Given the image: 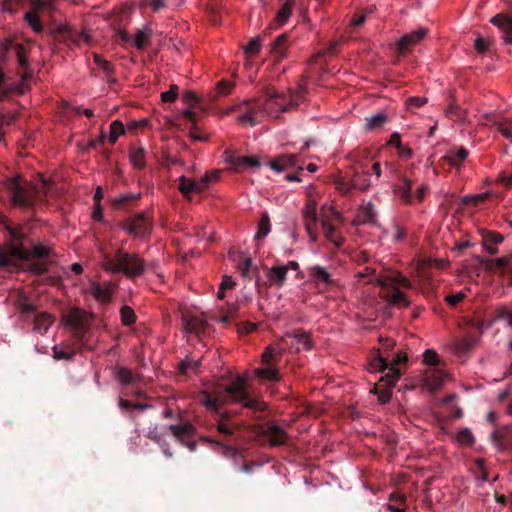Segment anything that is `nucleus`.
I'll use <instances>...</instances> for the list:
<instances>
[{
  "label": "nucleus",
  "mask_w": 512,
  "mask_h": 512,
  "mask_svg": "<svg viewBox=\"0 0 512 512\" xmlns=\"http://www.w3.org/2000/svg\"><path fill=\"white\" fill-rule=\"evenodd\" d=\"M270 230H271V225H270L269 216L267 213H264V214H262V216L259 220L258 231L255 234V239H261V238L266 237L270 233Z\"/></svg>",
  "instance_id": "nucleus-35"
},
{
  "label": "nucleus",
  "mask_w": 512,
  "mask_h": 512,
  "mask_svg": "<svg viewBox=\"0 0 512 512\" xmlns=\"http://www.w3.org/2000/svg\"><path fill=\"white\" fill-rule=\"evenodd\" d=\"M368 282H375L383 289L391 288V292L385 295L389 304L399 307H406L409 305L406 294L400 291V287L409 289L411 288V283L400 273L376 277L374 280H368Z\"/></svg>",
  "instance_id": "nucleus-5"
},
{
  "label": "nucleus",
  "mask_w": 512,
  "mask_h": 512,
  "mask_svg": "<svg viewBox=\"0 0 512 512\" xmlns=\"http://www.w3.org/2000/svg\"><path fill=\"white\" fill-rule=\"evenodd\" d=\"M115 378L118 382H120L122 385H129V384H135L139 381H141V378L139 375L134 374L130 369L119 366L115 368Z\"/></svg>",
  "instance_id": "nucleus-26"
},
{
  "label": "nucleus",
  "mask_w": 512,
  "mask_h": 512,
  "mask_svg": "<svg viewBox=\"0 0 512 512\" xmlns=\"http://www.w3.org/2000/svg\"><path fill=\"white\" fill-rule=\"evenodd\" d=\"M428 103L427 97L414 96L406 100V109L409 112L415 113V110Z\"/></svg>",
  "instance_id": "nucleus-42"
},
{
  "label": "nucleus",
  "mask_w": 512,
  "mask_h": 512,
  "mask_svg": "<svg viewBox=\"0 0 512 512\" xmlns=\"http://www.w3.org/2000/svg\"><path fill=\"white\" fill-rule=\"evenodd\" d=\"M102 267L108 272L123 273L129 278H135L143 274L146 265L137 254L118 250L113 258H104Z\"/></svg>",
  "instance_id": "nucleus-4"
},
{
  "label": "nucleus",
  "mask_w": 512,
  "mask_h": 512,
  "mask_svg": "<svg viewBox=\"0 0 512 512\" xmlns=\"http://www.w3.org/2000/svg\"><path fill=\"white\" fill-rule=\"evenodd\" d=\"M262 43L260 37H253L245 46L244 51L246 54H258L261 50Z\"/></svg>",
  "instance_id": "nucleus-45"
},
{
  "label": "nucleus",
  "mask_w": 512,
  "mask_h": 512,
  "mask_svg": "<svg viewBox=\"0 0 512 512\" xmlns=\"http://www.w3.org/2000/svg\"><path fill=\"white\" fill-rule=\"evenodd\" d=\"M53 319L47 313H42L36 316L34 323V331L39 334H45L49 327L52 325Z\"/></svg>",
  "instance_id": "nucleus-33"
},
{
  "label": "nucleus",
  "mask_w": 512,
  "mask_h": 512,
  "mask_svg": "<svg viewBox=\"0 0 512 512\" xmlns=\"http://www.w3.org/2000/svg\"><path fill=\"white\" fill-rule=\"evenodd\" d=\"M505 319L507 321V325L512 328V309L502 306L497 309L495 320Z\"/></svg>",
  "instance_id": "nucleus-44"
},
{
  "label": "nucleus",
  "mask_w": 512,
  "mask_h": 512,
  "mask_svg": "<svg viewBox=\"0 0 512 512\" xmlns=\"http://www.w3.org/2000/svg\"><path fill=\"white\" fill-rule=\"evenodd\" d=\"M125 133L124 126L121 121L114 120L110 125V131L108 140L111 144H114L119 136L123 135Z\"/></svg>",
  "instance_id": "nucleus-38"
},
{
  "label": "nucleus",
  "mask_w": 512,
  "mask_h": 512,
  "mask_svg": "<svg viewBox=\"0 0 512 512\" xmlns=\"http://www.w3.org/2000/svg\"><path fill=\"white\" fill-rule=\"evenodd\" d=\"M197 97L192 91H186L183 95V102L189 105L190 107H193L197 103Z\"/></svg>",
  "instance_id": "nucleus-60"
},
{
  "label": "nucleus",
  "mask_w": 512,
  "mask_h": 512,
  "mask_svg": "<svg viewBox=\"0 0 512 512\" xmlns=\"http://www.w3.org/2000/svg\"><path fill=\"white\" fill-rule=\"evenodd\" d=\"M127 232L138 237H144L151 231V224L144 214L136 215L132 224L126 228Z\"/></svg>",
  "instance_id": "nucleus-21"
},
{
  "label": "nucleus",
  "mask_w": 512,
  "mask_h": 512,
  "mask_svg": "<svg viewBox=\"0 0 512 512\" xmlns=\"http://www.w3.org/2000/svg\"><path fill=\"white\" fill-rule=\"evenodd\" d=\"M50 250L48 247L38 244L31 250H25L16 244H9L0 247V269L12 268L18 261H33L29 270L35 274H42L47 270L46 263L41 258L48 256Z\"/></svg>",
  "instance_id": "nucleus-2"
},
{
  "label": "nucleus",
  "mask_w": 512,
  "mask_h": 512,
  "mask_svg": "<svg viewBox=\"0 0 512 512\" xmlns=\"http://www.w3.org/2000/svg\"><path fill=\"white\" fill-rule=\"evenodd\" d=\"M5 189L10 195L13 205L20 208H29L34 204V195L46 194L49 189V181L41 178L39 183L32 186L30 189L24 187L18 178L6 179L3 183Z\"/></svg>",
  "instance_id": "nucleus-3"
},
{
  "label": "nucleus",
  "mask_w": 512,
  "mask_h": 512,
  "mask_svg": "<svg viewBox=\"0 0 512 512\" xmlns=\"http://www.w3.org/2000/svg\"><path fill=\"white\" fill-rule=\"evenodd\" d=\"M455 440L460 445L468 446L474 442V436L470 429L462 428L457 432Z\"/></svg>",
  "instance_id": "nucleus-41"
},
{
  "label": "nucleus",
  "mask_w": 512,
  "mask_h": 512,
  "mask_svg": "<svg viewBox=\"0 0 512 512\" xmlns=\"http://www.w3.org/2000/svg\"><path fill=\"white\" fill-rule=\"evenodd\" d=\"M447 378L448 375L441 369L430 367L423 371L421 381L426 389L433 392L438 390Z\"/></svg>",
  "instance_id": "nucleus-12"
},
{
  "label": "nucleus",
  "mask_w": 512,
  "mask_h": 512,
  "mask_svg": "<svg viewBox=\"0 0 512 512\" xmlns=\"http://www.w3.org/2000/svg\"><path fill=\"white\" fill-rule=\"evenodd\" d=\"M32 5L34 7V11H29L25 14V20L28 22V24L32 27V29L36 32H41L42 31V24L39 20V15L38 13L40 11H48V12H51L52 10H49V9H39L37 7H35L34 5V0H32Z\"/></svg>",
  "instance_id": "nucleus-31"
},
{
  "label": "nucleus",
  "mask_w": 512,
  "mask_h": 512,
  "mask_svg": "<svg viewBox=\"0 0 512 512\" xmlns=\"http://www.w3.org/2000/svg\"><path fill=\"white\" fill-rule=\"evenodd\" d=\"M178 189L183 195L189 196L192 192H196V181L181 176L179 177Z\"/></svg>",
  "instance_id": "nucleus-37"
},
{
  "label": "nucleus",
  "mask_w": 512,
  "mask_h": 512,
  "mask_svg": "<svg viewBox=\"0 0 512 512\" xmlns=\"http://www.w3.org/2000/svg\"><path fill=\"white\" fill-rule=\"evenodd\" d=\"M401 184L392 185L393 193L396 197L401 199L405 203H411L412 201V182L405 176L399 175Z\"/></svg>",
  "instance_id": "nucleus-22"
},
{
  "label": "nucleus",
  "mask_w": 512,
  "mask_h": 512,
  "mask_svg": "<svg viewBox=\"0 0 512 512\" xmlns=\"http://www.w3.org/2000/svg\"><path fill=\"white\" fill-rule=\"evenodd\" d=\"M121 320L125 325H131L135 322V313L133 309L129 306H124L121 308Z\"/></svg>",
  "instance_id": "nucleus-48"
},
{
  "label": "nucleus",
  "mask_w": 512,
  "mask_h": 512,
  "mask_svg": "<svg viewBox=\"0 0 512 512\" xmlns=\"http://www.w3.org/2000/svg\"><path fill=\"white\" fill-rule=\"evenodd\" d=\"M130 161L135 168L141 169L145 165V150L142 146H132L130 148Z\"/></svg>",
  "instance_id": "nucleus-32"
},
{
  "label": "nucleus",
  "mask_w": 512,
  "mask_h": 512,
  "mask_svg": "<svg viewBox=\"0 0 512 512\" xmlns=\"http://www.w3.org/2000/svg\"><path fill=\"white\" fill-rule=\"evenodd\" d=\"M359 219L365 224H375L377 221V213L371 202L363 204L359 211Z\"/></svg>",
  "instance_id": "nucleus-29"
},
{
  "label": "nucleus",
  "mask_w": 512,
  "mask_h": 512,
  "mask_svg": "<svg viewBox=\"0 0 512 512\" xmlns=\"http://www.w3.org/2000/svg\"><path fill=\"white\" fill-rule=\"evenodd\" d=\"M74 4L80 3L82 0H70ZM35 7L39 9L56 10V0H34Z\"/></svg>",
  "instance_id": "nucleus-47"
},
{
  "label": "nucleus",
  "mask_w": 512,
  "mask_h": 512,
  "mask_svg": "<svg viewBox=\"0 0 512 512\" xmlns=\"http://www.w3.org/2000/svg\"><path fill=\"white\" fill-rule=\"evenodd\" d=\"M94 61L95 63L101 67V69L107 74V75H110L112 72H113V66L110 62H108L107 60H104L101 58L100 55L98 54H95L94 55Z\"/></svg>",
  "instance_id": "nucleus-51"
},
{
  "label": "nucleus",
  "mask_w": 512,
  "mask_h": 512,
  "mask_svg": "<svg viewBox=\"0 0 512 512\" xmlns=\"http://www.w3.org/2000/svg\"><path fill=\"white\" fill-rule=\"evenodd\" d=\"M223 158L226 163L231 164L235 169L241 166L242 156H237L233 152L225 151Z\"/></svg>",
  "instance_id": "nucleus-49"
},
{
  "label": "nucleus",
  "mask_w": 512,
  "mask_h": 512,
  "mask_svg": "<svg viewBox=\"0 0 512 512\" xmlns=\"http://www.w3.org/2000/svg\"><path fill=\"white\" fill-rule=\"evenodd\" d=\"M152 30L149 25H144L133 35V44L137 49H145L151 42Z\"/></svg>",
  "instance_id": "nucleus-25"
},
{
  "label": "nucleus",
  "mask_w": 512,
  "mask_h": 512,
  "mask_svg": "<svg viewBox=\"0 0 512 512\" xmlns=\"http://www.w3.org/2000/svg\"><path fill=\"white\" fill-rule=\"evenodd\" d=\"M465 294L463 292H457L451 295H448L445 300L451 305L456 306L459 302L463 300Z\"/></svg>",
  "instance_id": "nucleus-55"
},
{
  "label": "nucleus",
  "mask_w": 512,
  "mask_h": 512,
  "mask_svg": "<svg viewBox=\"0 0 512 512\" xmlns=\"http://www.w3.org/2000/svg\"><path fill=\"white\" fill-rule=\"evenodd\" d=\"M490 22L503 32V40L506 44H512V17L505 14L493 16Z\"/></svg>",
  "instance_id": "nucleus-20"
},
{
  "label": "nucleus",
  "mask_w": 512,
  "mask_h": 512,
  "mask_svg": "<svg viewBox=\"0 0 512 512\" xmlns=\"http://www.w3.org/2000/svg\"><path fill=\"white\" fill-rule=\"evenodd\" d=\"M495 317L488 321L487 325L483 321L480 320H473L471 322V326L477 330L479 333H483L486 329L490 328L494 322H496Z\"/></svg>",
  "instance_id": "nucleus-53"
},
{
  "label": "nucleus",
  "mask_w": 512,
  "mask_h": 512,
  "mask_svg": "<svg viewBox=\"0 0 512 512\" xmlns=\"http://www.w3.org/2000/svg\"><path fill=\"white\" fill-rule=\"evenodd\" d=\"M388 145L394 146L397 149H401L402 143H401V139H400V134L398 132H394L390 136V139L388 140Z\"/></svg>",
  "instance_id": "nucleus-63"
},
{
  "label": "nucleus",
  "mask_w": 512,
  "mask_h": 512,
  "mask_svg": "<svg viewBox=\"0 0 512 512\" xmlns=\"http://www.w3.org/2000/svg\"><path fill=\"white\" fill-rule=\"evenodd\" d=\"M63 323L73 328L78 333L84 332L89 325L88 314L83 309H73L69 314L63 317Z\"/></svg>",
  "instance_id": "nucleus-15"
},
{
  "label": "nucleus",
  "mask_w": 512,
  "mask_h": 512,
  "mask_svg": "<svg viewBox=\"0 0 512 512\" xmlns=\"http://www.w3.org/2000/svg\"><path fill=\"white\" fill-rule=\"evenodd\" d=\"M263 433L272 446L284 444L287 438L286 432L278 425L267 426Z\"/></svg>",
  "instance_id": "nucleus-24"
},
{
  "label": "nucleus",
  "mask_w": 512,
  "mask_h": 512,
  "mask_svg": "<svg viewBox=\"0 0 512 512\" xmlns=\"http://www.w3.org/2000/svg\"><path fill=\"white\" fill-rule=\"evenodd\" d=\"M241 166H249V167H255V168H258L260 167V161L255 158V157H250V156H242L241 158Z\"/></svg>",
  "instance_id": "nucleus-58"
},
{
  "label": "nucleus",
  "mask_w": 512,
  "mask_h": 512,
  "mask_svg": "<svg viewBox=\"0 0 512 512\" xmlns=\"http://www.w3.org/2000/svg\"><path fill=\"white\" fill-rule=\"evenodd\" d=\"M53 356L55 359H71L72 354H68L62 351V348L60 346L55 345L53 348Z\"/></svg>",
  "instance_id": "nucleus-61"
},
{
  "label": "nucleus",
  "mask_w": 512,
  "mask_h": 512,
  "mask_svg": "<svg viewBox=\"0 0 512 512\" xmlns=\"http://www.w3.org/2000/svg\"><path fill=\"white\" fill-rule=\"evenodd\" d=\"M477 260L480 263L485 265L486 270L491 271V270H494L495 268H503V267L509 268L511 255L496 258V259H484V258L478 257Z\"/></svg>",
  "instance_id": "nucleus-30"
},
{
  "label": "nucleus",
  "mask_w": 512,
  "mask_h": 512,
  "mask_svg": "<svg viewBox=\"0 0 512 512\" xmlns=\"http://www.w3.org/2000/svg\"><path fill=\"white\" fill-rule=\"evenodd\" d=\"M199 367V361L197 360H184L181 362L180 364V369L183 373H188V372H197V369Z\"/></svg>",
  "instance_id": "nucleus-50"
},
{
  "label": "nucleus",
  "mask_w": 512,
  "mask_h": 512,
  "mask_svg": "<svg viewBox=\"0 0 512 512\" xmlns=\"http://www.w3.org/2000/svg\"><path fill=\"white\" fill-rule=\"evenodd\" d=\"M423 362L431 366L436 365L438 363V354L432 349H427L424 352Z\"/></svg>",
  "instance_id": "nucleus-52"
},
{
  "label": "nucleus",
  "mask_w": 512,
  "mask_h": 512,
  "mask_svg": "<svg viewBox=\"0 0 512 512\" xmlns=\"http://www.w3.org/2000/svg\"><path fill=\"white\" fill-rule=\"evenodd\" d=\"M428 30L425 27H420L403 35L397 42V51L401 55H405L411 50L412 47L418 45L427 36Z\"/></svg>",
  "instance_id": "nucleus-11"
},
{
  "label": "nucleus",
  "mask_w": 512,
  "mask_h": 512,
  "mask_svg": "<svg viewBox=\"0 0 512 512\" xmlns=\"http://www.w3.org/2000/svg\"><path fill=\"white\" fill-rule=\"evenodd\" d=\"M239 108L245 109L244 113L239 115L237 118L238 122L241 124L253 127L261 123L265 117H268L267 112L265 111V104L263 105L259 102L247 100L241 103Z\"/></svg>",
  "instance_id": "nucleus-6"
},
{
  "label": "nucleus",
  "mask_w": 512,
  "mask_h": 512,
  "mask_svg": "<svg viewBox=\"0 0 512 512\" xmlns=\"http://www.w3.org/2000/svg\"><path fill=\"white\" fill-rule=\"evenodd\" d=\"M287 272L288 271L282 265L272 266L270 268V280L282 285L286 280Z\"/></svg>",
  "instance_id": "nucleus-39"
},
{
  "label": "nucleus",
  "mask_w": 512,
  "mask_h": 512,
  "mask_svg": "<svg viewBox=\"0 0 512 512\" xmlns=\"http://www.w3.org/2000/svg\"><path fill=\"white\" fill-rule=\"evenodd\" d=\"M252 265V259L249 257H244L243 259V265L240 266V273L243 277H248L250 273V268Z\"/></svg>",
  "instance_id": "nucleus-59"
},
{
  "label": "nucleus",
  "mask_w": 512,
  "mask_h": 512,
  "mask_svg": "<svg viewBox=\"0 0 512 512\" xmlns=\"http://www.w3.org/2000/svg\"><path fill=\"white\" fill-rule=\"evenodd\" d=\"M311 340L307 333H287L281 340V347L277 349L279 354L285 349L301 351L311 349Z\"/></svg>",
  "instance_id": "nucleus-10"
},
{
  "label": "nucleus",
  "mask_w": 512,
  "mask_h": 512,
  "mask_svg": "<svg viewBox=\"0 0 512 512\" xmlns=\"http://www.w3.org/2000/svg\"><path fill=\"white\" fill-rule=\"evenodd\" d=\"M211 182V176L205 174L199 181H196V192H202Z\"/></svg>",
  "instance_id": "nucleus-56"
},
{
  "label": "nucleus",
  "mask_w": 512,
  "mask_h": 512,
  "mask_svg": "<svg viewBox=\"0 0 512 512\" xmlns=\"http://www.w3.org/2000/svg\"><path fill=\"white\" fill-rule=\"evenodd\" d=\"M182 319L184 330L187 333L199 334L207 325L204 313L197 308L183 310Z\"/></svg>",
  "instance_id": "nucleus-9"
},
{
  "label": "nucleus",
  "mask_w": 512,
  "mask_h": 512,
  "mask_svg": "<svg viewBox=\"0 0 512 512\" xmlns=\"http://www.w3.org/2000/svg\"><path fill=\"white\" fill-rule=\"evenodd\" d=\"M292 104L293 101H287L285 94H272L265 103V111L268 117L277 118L280 113L288 111Z\"/></svg>",
  "instance_id": "nucleus-13"
},
{
  "label": "nucleus",
  "mask_w": 512,
  "mask_h": 512,
  "mask_svg": "<svg viewBox=\"0 0 512 512\" xmlns=\"http://www.w3.org/2000/svg\"><path fill=\"white\" fill-rule=\"evenodd\" d=\"M279 355L277 348L271 346L267 347L262 354V362L266 366L256 369L254 372L255 376L264 380L278 381L280 379L279 371L270 363V360H276Z\"/></svg>",
  "instance_id": "nucleus-8"
},
{
  "label": "nucleus",
  "mask_w": 512,
  "mask_h": 512,
  "mask_svg": "<svg viewBox=\"0 0 512 512\" xmlns=\"http://www.w3.org/2000/svg\"><path fill=\"white\" fill-rule=\"evenodd\" d=\"M309 273L319 289H324L331 283L330 274L322 266L314 265L310 267Z\"/></svg>",
  "instance_id": "nucleus-23"
},
{
  "label": "nucleus",
  "mask_w": 512,
  "mask_h": 512,
  "mask_svg": "<svg viewBox=\"0 0 512 512\" xmlns=\"http://www.w3.org/2000/svg\"><path fill=\"white\" fill-rule=\"evenodd\" d=\"M205 398L200 402L212 411H217L218 406L230 403H241L244 407L261 411L265 409V403L254 398H250L247 390V379L238 375L235 380L227 385L223 391L217 392L212 397L208 392H204Z\"/></svg>",
  "instance_id": "nucleus-1"
},
{
  "label": "nucleus",
  "mask_w": 512,
  "mask_h": 512,
  "mask_svg": "<svg viewBox=\"0 0 512 512\" xmlns=\"http://www.w3.org/2000/svg\"><path fill=\"white\" fill-rule=\"evenodd\" d=\"M366 175L369 178L368 183H360V180L362 179V176H355L353 180V187L355 189H358L360 191H367L370 187L378 184L381 175H382V169L379 162H375L371 166V171H366Z\"/></svg>",
  "instance_id": "nucleus-18"
},
{
  "label": "nucleus",
  "mask_w": 512,
  "mask_h": 512,
  "mask_svg": "<svg viewBox=\"0 0 512 512\" xmlns=\"http://www.w3.org/2000/svg\"><path fill=\"white\" fill-rule=\"evenodd\" d=\"M177 90H178V87L176 85H174L168 91L163 92L161 94L162 101L174 102L177 98Z\"/></svg>",
  "instance_id": "nucleus-54"
},
{
  "label": "nucleus",
  "mask_w": 512,
  "mask_h": 512,
  "mask_svg": "<svg viewBox=\"0 0 512 512\" xmlns=\"http://www.w3.org/2000/svg\"><path fill=\"white\" fill-rule=\"evenodd\" d=\"M475 48L478 52L484 53L488 49V42L483 38H476Z\"/></svg>",
  "instance_id": "nucleus-64"
},
{
  "label": "nucleus",
  "mask_w": 512,
  "mask_h": 512,
  "mask_svg": "<svg viewBox=\"0 0 512 512\" xmlns=\"http://www.w3.org/2000/svg\"><path fill=\"white\" fill-rule=\"evenodd\" d=\"M137 197H138V195H137V194H134V193H127V194H124V195H121V196H119V197L115 198V199H114V201H113V204H114L115 206H117V205H120V204H122V203H124V202H126V201H129V200L135 199V198H137Z\"/></svg>",
  "instance_id": "nucleus-62"
},
{
  "label": "nucleus",
  "mask_w": 512,
  "mask_h": 512,
  "mask_svg": "<svg viewBox=\"0 0 512 512\" xmlns=\"http://www.w3.org/2000/svg\"><path fill=\"white\" fill-rule=\"evenodd\" d=\"M406 361L407 356L401 352L397 353L392 359L388 357V372L381 377V381L393 387L401 376V372L397 366L404 364Z\"/></svg>",
  "instance_id": "nucleus-14"
},
{
  "label": "nucleus",
  "mask_w": 512,
  "mask_h": 512,
  "mask_svg": "<svg viewBox=\"0 0 512 512\" xmlns=\"http://www.w3.org/2000/svg\"><path fill=\"white\" fill-rule=\"evenodd\" d=\"M481 235L485 243L490 242L494 245L500 244L504 240V237L501 234H498L493 231L483 230L481 231Z\"/></svg>",
  "instance_id": "nucleus-43"
},
{
  "label": "nucleus",
  "mask_w": 512,
  "mask_h": 512,
  "mask_svg": "<svg viewBox=\"0 0 512 512\" xmlns=\"http://www.w3.org/2000/svg\"><path fill=\"white\" fill-rule=\"evenodd\" d=\"M306 230L312 240H316V222H317V204L313 200H309L303 211Z\"/></svg>",
  "instance_id": "nucleus-19"
},
{
  "label": "nucleus",
  "mask_w": 512,
  "mask_h": 512,
  "mask_svg": "<svg viewBox=\"0 0 512 512\" xmlns=\"http://www.w3.org/2000/svg\"><path fill=\"white\" fill-rule=\"evenodd\" d=\"M218 431L225 435V436H231L233 433V428L229 424V419L227 414H223L221 416L220 422L217 426Z\"/></svg>",
  "instance_id": "nucleus-46"
},
{
  "label": "nucleus",
  "mask_w": 512,
  "mask_h": 512,
  "mask_svg": "<svg viewBox=\"0 0 512 512\" xmlns=\"http://www.w3.org/2000/svg\"><path fill=\"white\" fill-rule=\"evenodd\" d=\"M56 32L65 36V41L71 42L79 46L81 43H89L90 35L86 30L81 32L75 31L74 27L69 23L60 24L56 27Z\"/></svg>",
  "instance_id": "nucleus-16"
},
{
  "label": "nucleus",
  "mask_w": 512,
  "mask_h": 512,
  "mask_svg": "<svg viewBox=\"0 0 512 512\" xmlns=\"http://www.w3.org/2000/svg\"><path fill=\"white\" fill-rule=\"evenodd\" d=\"M387 122V116L384 113H376L366 118L365 129L371 131L382 127Z\"/></svg>",
  "instance_id": "nucleus-34"
},
{
  "label": "nucleus",
  "mask_w": 512,
  "mask_h": 512,
  "mask_svg": "<svg viewBox=\"0 0 512 512\" xmlns=\"http://www.w3.org/2000/svg\"><path fill=\"white\" fill-rule=\"evenodd\" d=\"M368 369L370 372L388 371V356L383 357L381 354H378L377 357L370 362Z\"/></svg>",
  "instance_id": "nucleus-40"
},
{
  "label": "nucleus",
  "mask_w": 512,
  "mask_h": 512,
  "mask_svg": "<svg viewBox=\"0 0 512 512\" xmlns=\"http://www.w3.org/2000/svg\"><path fill=\"white\" fill-rule=\"evenodd\" d=\"M468 156V151L464 147L457 148L455 152H450L447 160L452 166H459Z\"/></svg>",
  "instance_id": "nucleus-36"
},
{
  "label": "nucleus",
  "mask_w": 512,
  "mask_h": 512,
  "mask_svg": "<svg viewBox=\"0 0 512 512\" xmlns=\"http://www.w3.org/2000/svg\"><path fill=\"white\" fill-rule=\"evenodd\" d=\"M85 293L91 294L97 302L105 304L112 297V284L110 282L91 281L90 287L85 290Z\"/></svg>",
  "instance_id": "nucleus-17"
},
{
  "label": "nucleus",
  "mask_w": 512,
  "mask_h": 512,
  "mask_svg": "<svg viewBox=\"0 0 512 512\" xmlns=\"http://www.w3.org/2000/svg\"><path fill=\"white\" fill-rule=\"evenodd\" d=\"M294 6V0H285L275 16L276 27L283 26L291 17Z\"/></svg>",
  "instance_id": "nucleus-28"
},
{
  "label": "nucleus",
  "mask_w": 512,
  "mask_h": 512,
  "mask_svg": "<svg viewBox=\"0 0 512 512\" xmlns=\"http://www.w3.org/2000/svg\"><path fill=\"white\" fill-rule=\"evenodd\" d=\"M296 164V157L294 155H283L277 159L270 161L268 166L277 173L283 172L289 167Z\"/></svg>",
  "instance_id": "nucleus-27"
},
{
  "label": "nucleus",
  "mask_w": 512,
  "mask_h": 512,
  "mask_svg": "<svg viewBox=\"0 0 512 512\" xmlns=\"http://www.w3.org/2000/svg\"><path fill=\"white\" fill-rule=\"evenodd\" d=\"M211 182V176L205 174L199 181H196V192H202Z\"/></svg>",
  "instance_id": "nucleus-57"
},
{
  "label": "nucleus",
  "mask_w": 512,
  "mask_h": 512,
  "mask_svg": "<svg viewBox=\"0 0 512 512\" xmlns=\"http://www.w3.org/2000/svg\"><path fill=\"white\" fill-rule=\"evenodd\" d=\"M340 218V214L332 206L323 205L321 207L320 221L324 234L328 240L335 243L337 246L341 245V240L336 236L333 222Z\"/></svg>",
  "instance_id": "nucleus-7"
}]
</instances>
